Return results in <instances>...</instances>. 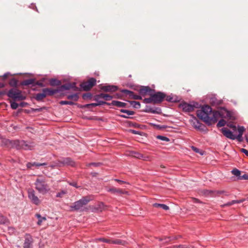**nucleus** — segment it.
I'll use <instances>...</instances> for the list:
<instances>
[{"label":"nucleus","mask_w":248,"mask_h":248,"mask_svg":"<svg viewBox=\"0 0 248 248\" xmlns=\"http://www.w3.org/2000/svg\"><path fill=\"white\" fill-rule=\"evenodd\" d=\"M180 107L185 111L190 112L193 110L194 107L192 105L183 103L180 105Z\"/></svg>","instance_id":"12"},{"label":"nucleus","mask_w":248,"mask_h":248,"mask_svg":"<svg viewBox=\"0 0 248 248\" xmlns=\"http://www.w3.org/2000/svg\"><path fill=\"white\" fill-rule=\"evenodd\" d=\"M152 95L154 104H157L161 102L165 97V95L160 92H158Z\"/></svg>","instance_id":"10"},{"label":"nucleus","mask_w":248,"mask_h":248,"mask_svg":"<svg viewBox=\"0 0 248 248\" xmlns=\"http://www.w3.org/2000/svg\"><path fill=\"white\" fill-rule=\"evenodd\" d=\"M153 206L155 207H161L165 210H168L169 209V206L164 204L155 203Z\"/></svg>","instance_id":"26"},{"label":"nucleus","mask_w":248,"mask_h":248,"mask_svg":"<svg viewBox=\"0 0 248 248\" xmlns=\"http://www.w3.org/2000/svg\"><path fill=\"white\" fill-rule=\"evenodd\" d=\"M62 163L64 165H69L71 166H75V163L70 158H65L63 159Z\"/></svg>","instance_id":"16"},{"label":"nucleus","mask_w":248,"mask_h":248,"mask_svg":"<svg viewBox=\"0 0 248 248\" xmlns=\"http://www.w3.org/2000/svg\"><path fill=\"white\" fill-rule=\"evenodd\" d=\"M35 216L38 219V221L37 222V224L38 225H41L42 222L46 220V217H41L40 214H37Z\"/></svg>","instance_id":"24"},{"label":"nucleus","mask_w":248,"mask_h":248,"mask_svg":"<svg viewBox=\"0 0 248 248\" xmlns=\"http://www.w3.org/2000/svg\"><path fill=\"white\" fill-rule=\"evenodd\" d=\"M167 100H168L169 101H171V100H170V99H167Z\"/></svg>","instance_id":"58"},{"label":"nucleus","mask_w":248,"mask_h":248,"mask_svg":"<svg viewBox=\"0 0 248 248\" xmlns=\"http://www.w3.org/2000/svg\"><path fill=\"white\" fill-rule=\"evenodd\" d=\"M92 200L90 196L84 197L80 200L75 202L72 205L70 206V210L73 211H83L84 206Z\"/></svg>","instance_id":"5"},{"label":"nucleus","mask_w":248,"mask_h":248,"mask_svg":"<svg viewBox=\"0 0 248 248\" xmlns=\"http://www.w3.org/2000/svg\"><path fill=\"white\" fill-rule=\"evenodd\" d=\"M114 180L115 181H116V182H118L121 183V184H123V183H125V182L123 181H122V180H119V179H116Z\"/></svg>","instance_id":"51"},{"label":"nucleus","mask_w":248,"mask_h":248,"mask_svg":"<svg viewBox=\"0 0 248 248\" xmlns=\"http://www.w3.org/2000/svg\"><path fill=\"white\" fill-rule=\"evenodd\" d=\"M151 91L148 87H144L140 89V93L141 94H146Z\"/></svg>","instance_id":"25"},{"label":"nucleus","mask_w":248,"mask_h":248,"mask_svg":"<svg viewBox=\"0 0 248 248\" xmlns=\"http://www.w3.org/2000/svg\"><path fill=\"white\" fill-rule=\"evenodd\" d=\"M232 172L235 176H239L240 175V171L237 169L233 170Z\"/></svg>","instance_id":"40"},{"label":"nucleus","mask_w":248,"mask_h":248,"mask_svg":"<svg viewBox=\"0 0 248 248\" xmlns=\"http://www.w3.org/2000/svg\"><path fill=\"white\" fill-rule=\"evenodd\" d=\"M102 89L106 92H114L117 90V87L115 86L107 85L103 86Z\"/></svg>","instance_id":"18"},{"label":"nucleus","mask_w":248,"mask_h":248,"mask_svg":"<svg viewBox=\"0 0 248 248\" xmlns=\"http://www.w3.org/2000/svg\"><path fill=\"white\" fill-rule=\"evenodd\" d=\"M138 158H142L143 160H146V159L143 157V155L141 154H137V155L136 156Z\"/></svg>","instance_id":"43"},{"label":"nucleus","mask_w":248,"mask_h":248,"mask_svg":"<svg viewBox=\"0 0 248 248\" xmlns=\"http://www.w3.org/2000/svg\"><path fill=\"white\" fill-rule=\"evenodd\" d=\"M3 77L4 78H6L7 77V75L5 74L4 75Z\"/></svg>","instance_id":"57"},{"label":"nucleus","mask_w":248,"mask_h":248,"mask_svg":"<svg viewBox=\"0 0 248 248\" xmlns=\"http://www.w3.org/2000/svg\"><path fill=\"white\" fill-rule=\"evenodd\" d=\"M62 87L65 90H69L71 88L70 85L69 84L63 85L62 86Z\"/></svg>","instance_id":"42"},{"label":"nucleus","mask_w":248,"mask_h":248,"mask_svg":"<svg viewBox=\"0 0 248 248\" xmlns=\"http://www.w3.org/2000/svg\"><path fill=\"white\" fill-rule=\"evenodd\" d=\"M243 202L242 200H233L230 202H228L222 205H221L222 207H224V206H231L232 205H233L235 203H241Z\"/></svg>","instance_id":"23"},{"label":"nucleus","mask_w":248,"mask_h":248,"mask_svg":"<svg viewBox=\"0 0 248 248\" xmlns=\"http://www.w3.org/2000/svg\"><path fill=\"white\" fill-rule=\"evenodd\" d=\"M172 248H187V247L185 245H180L174 246Z\"/></svg>","instance_id":"41"},{"label":"nucleus","mask_w":248,"mask_h":248,"mask_svg":"<svg viewBox=\"0 0 248 248\" xmlns=\"http://www.w3.org/2000/svg\"><path fill=\"white\" fill-rule=\"evenodd\" d=\"M67 98L69 99H72V100H73L74 101H76L78 100V96L77 94H73L68 95Z\"/></svg>","instance_id":"30"},{"label":"nucleus","mask_w":248,"mask_h":248,"mask_svg":"<svg viewBox=\"0 0 248 248\" xmlns=\"http://www.w3.org/2000/svg\"><path fill=\"white\" fill-rule=\"evenodd\" d=\"M143 101L145 103H153V99L152 98V95L151 94V97L149 98H145Z\"/></svg>","instance_id":"34"},{"label":"nucleus","mask_w":248,"mask_h":248,"mask_svg":"<svg viewBox=\"0 0 248 248\" xmlns=\"http://www.w3.org/2000/svg\"><path fill=\"white\" fill-rule=\"evenodd\" d=\"M66 194V191L64 190H62L60 192H58L57 195L56 197L58 198H62L64 195Z\"/></svg>","instance_id":"35"},{"label":"nucleus","mask_w":248,"mask_h":248,"mask_svg":"<svg viewBox=\"0 0 248 248\" xmlns=\"http://www.w3.org/2000/svg\"><path fill=\"white\" fill-rule=\"evenodd\" d=\"M35 189L38 192L42 194L45 195L50 190L49 186L46 184V182L45 178L40 177L38 178L35 183Z\"/></svg>","instance_id":"4"},{"label":"nucleus","mask_w":248,"mask_h":248,"mask_svg":"<svg viewBox=\"0 0 248 248\" xmlns=\"http://www.w3.org/2000/svg\"><path fill=\"white\" fill-rule=\"evenodd\" d=\"M194 120L197 123V124L195 125V127L196 128H199L200 127V125H199V123L198 121L196 118L194 119Z\"/></svg>","instance_id":"46"},{"label":"nucleus","mask_w":248,"mask_h":248,"mask_svg":"<svg viewBox=\"0 0 248 248\" xmlns=\"http://www.w3.org/2000/svg\"><path fill=\"white\" fill-rule=\"evenodd\" d=\"M226 124V121L223 119H221L217 123V126L218 127H222L224 126Z\"/></svg>","instance_id":"32"},{"label":"nucleus","mask_w":248,"mask_h":248,"mask_svg":"<svg viewBox=\"0 0 248 248\" xmlns=\"http://www.w3.org/2000/svg\"><path fill=\"white\" fill-rule=\"evenodd\" d=\"M227 125L232 128L234 132H235L237 130H238V128H237L236 126L232 124H227Z\"/></svg>","instance_id":"36"},{"label":"nucleus","mask_w":248,"mask_h":248,"mask_svg":"<svg viewBox=\"0 0 248 248\" xmlns=\"http://www.w3.org/2000/svg\"><path fill=\"white\" fill-rule=\"evenodd\" d=\"M61 105H73L74 103L72 101H61L60 102Z\"/></svg>","instance_id":"37"},{"label":"nucleus","mask_w":248,"mask_h":248,"mask_svg":"<svg viewBox=\"0 0 248 248\" xmlns=\"http://www.w3.org/2000/svg\"><path fill=\"white\" fill-rule=\"evenodd\" d=\"M46 96V93H45L44 90L43 89L42 93H37L36 94V99L37 100H41Z\"/></svg>","instance_id":"22"},{"label":"nucleus","mask_w":248,"mask_h":248,"mask_svg":"<svg viewBox=\"0 0 248 248\" xmlns=\"http://www.w3.org/2000/svg\"><path fill=\"white\" fill-rule=\"evenodd\" d=\"M111 244L122 246H125L128 244V243L127 241L125 240L116 239L113 240L111 239Z\"/></svg>","instance_id":"14"},{"label":"nucleus","mask_w":248,"mask_h":248,"mask_svg":"<svg viewBox=\"0 0 248 248\" xmlns=\"http://www.w3.org/2000/svg\"><path fill=\"white\" fill-rule=\"evenodd\" d=\"M32 237L30 234H26L23 244V248H32Z\"/></svg>","instance_id":"11"},{"label":"nucleus","mask_w":248,"mask_h":248,"mask_svg":"<svg viewBox=\"0 0 248 248\" xmlns=\"http://www.w3.org/2000/svg\"><path fill=\"white\" fill-rule=\"evenodd\" d=\"M241 152L248 156V151L247 150L243 148L241 149Z\"/></svg>","instance_id":"45"},{"label":"nucleus","mask_w":248,"mask_h":248,"mask_svg":"<svg viewBox=\"0 0 248 248\" xmlns=\"http://www.w3.org/2000/svg\"><path fill=\"white\" fill-rule=\"evenodd\" d=\"M70 185L73 186H75L76 187H78V186H77V184L75 182L71 183H70Z\"/></svg>","instance_id":"50"},{"label":"nucleus","mask_w":248,"mask_h":248,"mask_svg":"<svg viewBox=\"0 0 248 248\" xmlns=\"http://www.w3.org/2000/svg\"><path fill=\"white\" fill-rule=\"evenodd\" d=\"M214 112L212 111V108L210 106L205 105L201 109L197 111V115L200 119L210 125L217 122V119L213 116V113Z\"/></svg>","instance_id":"1"},{"label":"nucleus","mask_w":248,"mask_h":248,"mask_svg":"<svg viewBox=\"0 0 248 248\" xmlns=\"http://www.w3.org/2000/svg\"><path fill=\"white\" fill-rule=\"evenodd\" d=\"M32 83L31 80H28L26 81V84H31Z\"/></svg>","instance_id":"54"},{"label":"nucleus","mask_w":248,"mask_h":248,"mask_svg":"<svg viewBox=\"0 0 248 248\" xmlns=\"http://www.w3.org/2000/svg\"><path fill=\"white\" fill-rule=\"evenodd\" d=\"M100 98H102L106 101H109L112 98V97L106 93H100L96 96V99L98 100V99Z\"/></svg>","instance_id":"15"},{"label":"nucleus","mask_w":248,"mask_h":248,"mask_svg":"<svg viewBox=\"0 0 248 248\" xmlns=\"http://www.w3.org/2000/svg\"><path fill=\"white\" fill-rule=\"evenodd\" d=\"M18 106V105L16 102H11V107L13 109H16L17 108Z\"/></svg>","instance_id":"39"},{"label":"nucleus","mask_w":248,"mask_h":248,"mask_svg":"<svg viewBox=\"0 0 248 248\" xmlns=\"http://www.w3.org/2000/svg\"><path fill=\"white\" fill-rule=\"evenodd\" d=\"M98 105H103V104H107L108 105V103H107L105 102H104L102 101H98Z\"/></svg>","instance_id":"49"},{"label":"nucleus","mask_w":248,"mask_h":248,"mask_svg":"<svg viewBox=\"0 0 248 248\" xmlns=\"http://www.w3.org/2000/svg\"><path fill=\"white\" fill-rule=\"evenodd\" d=\"M129 102L130 105L135 108H139L140 107V104L139 102L132 101Z\"/></svg>","instance_id":"28"},{"label":"nucleus","mask_w":248,"mask_h":248,"mask_svg":"<svg viewBox=\"0 0 248 248\" xmlns=\"http://www.w3.org/2000/svg\"><path fill=\"white\" fill-rule=\"evenodd\" d=\"M46 165V163H35L34 162L33 163H28L27 164V167L28 168H31L32 166H36L37 167H39L41 166H45Z\"/></svg>","instance_id":"21"},{"label":"nucleus","mask_w":248,"mask_h":248,"mask_svg":"<svg viewBox=\"0 0 248 248\" xmlns=\"http://www.w3.org/2000/svg\"><path fill=\"white\" fill-rule=\"evenodd\" d=\"M130 132H131L133 134H139V131H136V130H130Z\"/></svg>","instance_id":"48"},{"label":"nucleus","mask_w":248,"mask_h":248,"mask_svg":"<svg viewBox=\"0 0 248 248\" xmlns=\"http://www.w3.org/2000/svg\"><path fill=\"white\" fill-rule=\"evenodd\" d=\"M124 93H127L129 95V96H131L132 98L134 99H141L142 97L139 95H135L133 94V93L128 91V90H124L123 91Z\"/></svg>","instance_id":"19"},{"label":"nucleus","mask_w":248,"mask_h":248,"mask_svg":"<svg viewBox=\"0 0 248 248\" xmlns=\"http://www.w3.org/2000/svg\"><path fill=\"white\" fill-rule=\"evenodd\" d=\"M121 117H124V118H128V115H127V114L126 115H121Z\"/></svg>","instance_id":"55"},{"label":"nucleus","mask_w":248,"mask_h":248,"mask_svg":"<svg viewBox=\"0 0 248 248\" xmlns=\"http://www.w3.org/2000/svg\"><path fill=\"white\" fill-rule=\"evenodd\" d=\"M45 93H46V96L52 95L54 93H57L58 91L57 90H53L48 88L44 89Z\"/></svg>","instance_id":"20"},{"label":"nucleus","mask_w":248,"mask_h":248,"mask_svg":"<svg viewBox=\"0 0 248 248\" xmlns=\"http://www.w3.org/2000/svg\"><path fill=\"white\" fill-rule=\"evenodd\" d=\"M28 198L31 202L35 205H39L41 203V201L36 195L35 192L33 189H29L28 191Z\"/></svg>","instance_id":"8"},{"label":"nucleus","mask_w":248,"mask_h":248,"mask_svg":"<svg viewBox=\"0 0 248 248\" xmlns=\"http://www.w3.org/2000/svg\"><path fill=\"white\" fill-rule=\"evenodd\" d=\"M88 105L95 107V106H98V103H92V104H89Z\"/></svg>","instance_id":"52"},{"label":"nucleus","mask_w":248,"mask_h":248,"mask_svg":"<svg viewBox=\"0 0 248 248\" xmlns=\"http://www.w3.org/2000/svg\"><path fill=\"white\" fill-rule=\"evenodd\" d=\"M107 191L108 192H112L113 193H119V194H128V192L124 191L121 189H117L114 187L108 188Z\"/></svg>","instance_id":"13"},{"label":"nucleus","mask_w":248,"mask_h":248,"mask_svg":"<svg viewBox=\"0 0 248 248\" xmlns=\"http://www.w3.org/2000/svg\"><path fill=\"white\" fill-rule=\"evenodd\" d=\"M156 138L157 139L160 140H163V141H167V142L170 141V140L169 138H168L166 137H164V136H160V135L157 136Z\"/></svg>","instance_id":"33"},{"label":"nucleus","mask_w":248,"mask_h":248,"mask_svg":"<svg viewBox=\"0 0 248 248\" xmlns=\"http://www.w3.org/2000/svg\"><path fill=\"white\" fill-rule=\"evenodd\" d=\"M213 116L217 121L219 117H221L228 120H234L236 119L234 113L226 108H221L219 111H215L213 113Z\"/></svg>","instance_id":"6"},{"label":"nucleus","mask_w":248,"mask_h":248,"mask_svg":"<svg viewBox=\"0 0 248 248\" xmlns=\"http://www.w3.org/2000/svg\"><path fill=\"white\" fill-rule=\"evenodd\" d=\"M192 148L193 150L195 152L200 153V150L197 148L192 146Z\"/></svg>","instance_id":"47"},{"label":"nucleus","mask_w":248,"mask_h":248,"mask_svg":"<svg viewBox=\"0 0 248 248\" xmlns=\"http://www.w3.org/2000/svg\"><path fill=\"white\" fill-rule=\"evenodd\" d=\"M8 95L9 97L14 99L22 100L25 99V97L22 95L21 92L15 89L10 90L8 92Z\"/></svg>","instance_id":"7"},{"label":"nucleus","mask_w":248,"mask_h":248,"mask_svg":"<svg viewBox=\"0 0 248 248\" xmlns=\"http://www.w3.org/2000/svg\"><path fill=\"white\" fill-rule=\"evenodd\" d=\"M2 142L4 145L7 146H11L17 149L31 150L34 146L33 143L27 142L24 140H4Z\"/></svg>","instance_id":"2"},{"label":"nucleus","mask_w":248,"mask_h":248,"mask_svg":"<svg viewBox=\"0 0 248 248\" xmlns=\"http://www.w3.org/2000/svg\"><path fill=\"white\" fill-rule=\"evenodd\" d=\"M49 82L51 86H58L61 84V82L59 80L55 79H50Z\"/></svg>","instance_id":"29"},{"label":"nucleus","mask_w":248,"mask_h":248,"mask_svg":"<svg viewBox=\"0 0 248 248\" xmlns=\"http://www.w3.org/2000/svg\"><path fill=\"white\" fill-rule=\"evenodd\" d=\"M98 240L99 241H102V242H105V243L111 244V239L101 238H99Z\"/></svg>","instance_id":"38"},{"label":"nucleus","mask_w":248,"mask_h":248,"mask_svg":"<svg viewBox=\"0 0 248 248\" xmlns=\"http://www.w3.org/2000/svg\"><path fill=\"white\" fill-rule=\"evenodd\" d=\"M100 164H101L100 163H92L91 164H89V166H93L94 167H98L99 166Z\"/></svg>","instance_id":"44"},{"label":"nucleus","mask_w":248,"mask_h":248,"mask_svg":"<svg viewBox=\"0 0 248 248\" xmlns=\"http://www.w3.org/2000/svg\"><path fill=\"white\" fill-rule=\"evenodd\" d=\"M4 87V84L3 83H0V88H2Z\"/></svg>","instance_id":"56"},{"label":"nucleus","mask_w":248,"mask_h":248,"mask_svg":"<svg viewBox=\"0 0 248 248\" xmlns=\"http://www.w3.org/2000/svg\"><path fill=\"white\" fill-rule=\"evenodd\" d=\"M245 130V128L244 126H238V135H235L233 134L231 130H230L229 129L226 127L222 128L221 129V131L223 134L224 135V136H225L226 138L233 140L237 139L238 141H241L242 140V135Z\"/></svg>","instance_id":"3"},{"label":"nucleus","mask_w":248,"mask_h":248,"mask_svg":"<svg viewBox=\"0 0 248 248\" xmlns=\"http://www.w3.org/2000/svg\"><path fill=\"white\" fill-rule=\"evenodd\" d=\"M9 223L8 219L0 214V224H7Z\"/></svg>","instance_id":"27"},{"label":"nucleus","mask_w":248,"mask_h":248,"mask_svg":"<svg viewBox=\"0 0 248 248\" xmlns=\"http://www.w3.org/2000/svg\"><path fill=\"white\" fill-rule=\"evenodd\" d=\"M108 105L115 106L118 108H123L125 106L126 103L119 101H112L110 104H108Z\"/></svg>","instance_id":"17"},{"label":"nucleus","mask_w":248,"mask_h":248,"mask_svg":"<svg viewBox=\"0 0 248 248\" xmlns=\"http://www.w3.org/2000/svg\"><path fill=\"white\" fill-rule=\"evenodd\" d=\"M121 111L122 112H124L126 113L127 115H132L134 114V112L131 110H128L126 109H121Z\"/></svg>","instance_id":"31"},{"label":"nucleus","mask_w":248,"mask_h":248,"mask_svg":"<svg viewBox=\"0 0 248 248\" xmlns=\"http://www.w3.org/2000/svg\"><path fill=\"white\" fill-rule=\"evenodd\" d=\"M242 178L244 179H248V175L247 174H245L243 175Z\"/></svg>","instance_id":"53"},{"label":"nucleus","mask_w":248,"mask_h":248,"mask_svg":"<svg viewBox=\"0 0 248 248\" xmlns=\"http://www.w3.org/2000/svg\"><path fill=\"white\" fill-rule=\"evenodd\" d=\"M96 80L94 78H91L88 81L80 84L81 88L84 91H89L96 84Z\"/></svg>","instance_id":"9"}]
</instances>
